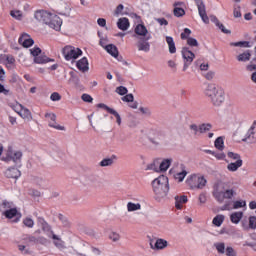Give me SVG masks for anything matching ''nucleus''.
Listing matches in <instances>:
<instances>
[{"instance_id":"obj_1","label":"nucleus","mask_w":256,"mask_h":256,"mask_svg":"<svg viewBox=\"0 0 256 256\" xmlns=\"http://www.w3.org/2000/svg\"><path fill=\"white\" fill-rule=\"evenodd\" d=\"M205 95L209 97L211 103L215 107L221 106V104L225 101V92L215 84H208L205 89Z\"/></svg>"},{"instance_id":"obj_2","label":"nucleus","mask_w":256,"mask_h":256,"mask_svg":"<svg viewBox=\"0 0 256 256\" xmlns=\"http://www.w3.org/2000/svg\"><path fill=\"white\" fill-rule=\"evenodd\" d=\"M152 188L158 197H167L169 195V178L165 175H160L152 181Z\"/></svg>"},{"instance_id":"obj_3","label":"nucleus","mask_w":256,"mask_h":256,"mask_svg":"<svg viewBox=\"0 0 256 256\" xmlns=\"http://www.w3.org/2000/svg\"><path fill=\"white\" fill-rule=\"evenodd\" d=\"M186 184L190 189H203L207 186V179L205 176L192 174L186 179Z\"/></svg>"},{"instance_id":"obj_4","label":"nucleus","mask_w":256,"mask_h":256,"mask_svg":"<svg viewBox=\"0 0 256 256\" xmlns=\"http://www.w3.org/2000/svg\"><path fill=\"white\" fill-rule=\"evenodd\" d=\"M21 159H23V152L15 150L13 147L9 146L6 152V157L3 158V161H6V163L13 161L16 167H21Z\"/></svg>"},{"instance_id":"obj_5","label":"nucleus","mask_w":256,"mask_h":256,"mask_svg":"<svg viewBox=\"0 0 256 256\" xmlns=\"http://www.w3.org/2000/svg\"><path fill=\"white\" fill-rule=\"evenodd\" d=\"M212 195H213L214 199L217 200V202L223 203L225 201V199H233V197H235L236 193H235V189H233V188L222 191V190H219L218 186H215L214 190L212 192Z\"/></svg>"},{"instance_id":"obj_6","label":"nucleus","mask_w":256,"mask_h":256,"mask_svg":"<svg viewBox=\"0 0 256 256\" xmlns=\"http://www.w3.org/2000/svg\"><path fill=\"white\" fill-rule=\"evenodd\" d=\"M166 135L165 132L161 130H151L148 135V140L154 147H160L165 143Z\"/></svg>"},{"instance_id":"obj_7","label":"nucleus","mask_w":256,"mask_h":256,"mask_svg":"<svg viewBox=\"0 0 256 256\" xmlns=\"http://www.w3.org/2000/svg\"><path fill=\"white\" fill-rule=\"evenodd\" d=\"M83 54V51L79 48H75L73 46H65L62 49V55L66 61H73L78 59Z\"/></svg>"},{"instance_id":"obj_8","label":"nucleus","mask_w":256,"mask_h":256,"mask_svg":"<svg viewBox=\"0 0 256 256\" xmlns=\"http://www.w3.org/2000/svg\"><path fill=\"white\" fill-rule=\"evenodd\" d=\"M194 2L198 9L199 17L205 25H209V16H207V6H205V2L203 0H194Z\"/></svg>"},{"instance_id":"obj_9","label":"nucleus","mask_w":256,"mask_h":256,"mask_svg":"<svg viewBox=\"0 0 256 256\" xmlns=\"http://www.w3.org/2000/svg\"><path fill=\"white\" fill-rule=\"evenodd\" d=\"M181 53H182V59L184 61L183 71H186L187 69H189V66L191 65V63H193V59H195V53H193L187 47H184Z\"/></svg>"},{"instance_id":"obj_10","label":"nucleus","mask_w":256,"mask_h":256,"mask_svg":"<svg viewBox=\"0 0 256 256\" xmlns=\"http://www.w3.org/2000/svg\"><path fill=\"white\" fill-rule=\"evenodd\" d=\"M53 13L41 9V10H36L34 12V19L38 22V23H43L44 25H48L49 23V19L51 17Z\"/></svg>"},{"instance_id":"obj_11","label":"nucleus","mask_w":256,"mask_h":256,"mask_svg":"<svg viewBox=\"0 0 256 256\" xmlns=\"http://www.w3.org/2000/svg\"><path fill=\"white\" fill-rule=\"evenodd\" d=\"M47 25L50 27V29H54V31H61L63 20L58 15L52 13Z\"/></svg>"},{"instance_id":"obj_12","label":"nucleus","mask_w":256,"mask_h":256,"mask_svg":"<svg viewBox=\"0 0 256 256\" xmlns=\"http://www.w3.org/2000/svg\"><path fill=\"white\" fill-rule=\"evenodd\" d=\"M151 39V35L146 36L143 39H140L137 43L138 51H144V53H149L151 51V44L149 40Z\"/></svg>"},{"instance_id":"obj_13","label":"nucleus","mask_w":256,"mask_h":256,"mask_svg":"<svg viewBox=\"0 0 256 256\" xmlns=\"http://www.w3.org/2000/svg\"><path fill=\"white\" fill-rule=\"evenodd\" d=\"M150 247L154 251H163V249H167L169 247V242L162 238H157L155 243L150 242Z\"/></svg>"},{"instance_id":"obj_14","label":"nucleus","mask_w":256,"mask_h":256,"mask_svg":"<svg viewBox=\"0 0 256 256\" xmlns=\"http://www.w3.org/2000/svg\"><path fill=\"white\" fill-rule=\"evenodd\" d=\"M45 118L49 119V127H52V129H57V131H65L63 126L57 124V115L53 113H46Z\"/></svg>"},{"instance_id":"obj_15","label":"nucleus","mask_w":256,"mask_h":256,"mask_svg":"<svg viewBox=\"0 0 256 256\" xmlns=\"http://www.w3.org/2000/svg\"><path fill=\"white\" fill-rule=\"evenodd\" d=\"M18 42L20 45H22V47H25L26 49H29V47H32V45L35 43L32 37L27 33H23L19 37Z\"/></svg>"},{"instance_id":"obj_16","label":"nucleus","mask_w":256,"mask_h":256,"mask_svg":"<svg viewBox=\"0 0 256 256\" xmlns=\"http://www.w3.org/2000/svg\"><path fill=\"white\" fill-rule=\"evenodd\" d=\"M5 175L8 179H19V177H21V172L17 169V167H9L5 171Z\"/></svg>"},{"instance_id":"obj_17","label":"nucleus","mask_w":256,"mask_h":256,"mask_svg":"<svg viewBox=\"0 0 256 256\" xmlns=\"http://www.w3.org/2000/svg\"><path fill=\"white\" fill-rule=\"evenodd\" d=\"M77 69L79 71H82V73H87L89 71V60H87V57H83L76 63Z\"/></svg>"},{"instance_id":"obj_18","label":"nucleus","mask_w":256,"mask_h":256,"mask_svg":"<svg viewBox=\"0 0 256 256\" xmlns=\"http://www.w3.org/2000/svg\"><path fill=\"white\" fill-rule=\"evenodd\" d=\"M131 24L129 23V19L124 17V18H119L117 22V27L120 29V31H127Z\"/></svg>"},{"instance_id":"obj_19","label":"nucleus","mask_w":256,"mask_h":256,"mask_svg":"<svg viewBox=\"0 0 256 256\" xmlns=\"http://www.w3.org/2000/svg\"><path fill=\"white\" fill-rule=\"evenodd\" d=\"M244 143H255L256 141V130L249 129L245 135V138L242 139Z\"/></svg>"},{"instance_id":"obj_20","label":"nucleus","mask_w":256,"mask_h":256,"mask_svg":"<svg viewBox=\"0 0 256 256\" xmlns=\"http://www.w3.org/2000/svg\"><path fill=\"white\" fill-rule=\"evenodd\" d=\"M55 59H51L45 55H38L34 58V63L38 65H45V63H54Z\"/></svg>"},{"instance_id":"obj_21","label":"nucleus","mask_w":256,"mask_h":256,"mask_svg":"<svg viewBox=\"0 0 256 256\" xmlns=\"http://www.w3.org/2000/svg\"><path fill=\"white\" fill-rule=\"evenodd\" d=\"M105 51H107V53H109V55H111L115 59L119 57V50L114 44H108L107 46H105Z\"/></svg>"},{"instance_id":"obj_22","label":"nucleus","mask_w":256,"mask_h":256,"mask_svg":"<svg viewBox=\"0 0 256 256\" xmlns=\"http://www.w3.org/2000/svg\"><path fill=\"white\" fill-rule=\"evenodd\" d=\"M237 61L240 63H247V61L251 60V50H246L243 53L239 54L236 57Z\"/></svg>"},{"instance_id":"obj_23","label":"nucleus","mask_w":256,"mask_h":256,"mask_svg":"<svg viewBox=\"0 0 256 256\" xmlns=\"http://www.w3.org/2000/svg\"><path fill=\"white\" fill-rule=\"evenodd\" d=\"M134 33H136V35H139L140 37H147V33H149V31L147 30V27H145V25L138 24L134 29Z\"/></svg>"},{"instance_id":"obj_24","label":"nucleus","mask_w":256,"mask_h":256,"mask_svg":"<svg viewBox=\"0 0 256 256\" xmlns=\"http://www.w3.org/2000/svg\"><path fill=\"white\" fill-rule=\"evenodd\" d=\"M39 223L42 225V230L47 233L48 237H53V231L51 230V226L45 221L43 218H39Z\"/></svg>"},{"instance_id":"obj_25","label":"nucleus","mask_w":256,"mask_h":256,"mask_svg":"<svg viewBox=\"0 0 256 256\" xmlns=\"http://www.w3.org/2000/svg\"><path fill=\"white\" fill-rule=\"evenodd\" d=\"M22 241H24L26 245H37V237L31 234L22 235Z\"/></svg>"},{"instance_id":"obj_26","label":"nucleus","mask_w":256,"mask_h":256,"mask_svg":"<svg viewBox=\"0 0 256 256\" xmlns=\"http://www.w3.org/2000/svg\"><path fill=\"white\" fill-rule=\"evenodd\" d=\"M166 43L168 45L169 53L172 55L177 53V47H175V40L171 36H166Z\"/></svg>"},{"instance_id":"obj_27","label":"nucleus","mask_w":256,"mask_h":256,"mask_svg":"<svg viewBox=\"0 0 256 256\" xmlns=\"http://www.w3.org/2000/svg\"><path fill=\"white\" fill-rule=\"evenodd\" d=\"M181 169V172L174 174V179H176V181H178L179 183H183L185 177H187V170H185V165L182 164Z\"/></svg>"},{"instance_id":"obj_28","label":"nucleus","mask_w":256,"mask_h":256,"mask_svg":"<svg viewBox=\"0 0 256 256\" xmlns=\"http://www.w3.org/2000/svg\"><path fill=\"white\" fill-rule=\"evenodd\" d=\"M239 167H243V160H236L227 165L228 171H231L232 173H235Z\"/></svg>"},{"instance_id":"obj_29","label":"nucleus","mask_w":256,"mask_h":256,"mask_svg":"<svg viewBox=\"0 0 256 256\" xmlns=\"http://www.w3.org/2000/svg\"><path fill=\"white\" fill-rule=\"evenodd\" d=\"M241 219H243L242 211L234 212L230 215V221H231V223H234V225H238V223H240Z\"/></svg>"},{"instance_id":"obj_30","label":"nucleus","mask_w":256,"mask_h":256,"mask_svg":"<svg viewBox=\"0 0 256 256\" xmlns=\"http://www.w3.org/2000/svg\"><path fill=\"white\" fill-rule=\"evenodd\" d=\"M187 201H188V198L185 195L180 196V197L176 196L175 197V207H176V209H178V210L183 209L182 203H187Z\"/></svg>"},{"instance_id":"obj_31","label":"nucleus","mask_w":256,"mask_h":256,"mask_svg":"<svg viewBox=\"0 0 256 256\" xmlns=\"http://www.w3.org/2000/svg\"><path fill=\"white\" fill-rule=\"evenodd\" d=\"M52 239L54 240V245L55 247H57V249H65V241H62L61 238H59V236H57L56 234H52Z\"/></svg>"},{"instance_id":"obj_32","label":"nucleus","mask_w":256,"mask_h":256,"mask_svg":"<svg viewBox=\"0 0 256 256\" xmlns=\"http://www.w3.org/2000/svg\"><path fill=\"white\" fill-rule=\"evenodd\" d=\"M19 115L20 117H22V119H25L26 121H31L33 119V115L31 114V111L26 107L22 108Z\"/></svg>"},{"instance_id":"obj_33","label":"nucleus","mask_w":256,"mask_h":256,"mask_svg":"<svg viewBox=\"0 0 256 256\" xmlns=\"http://www.w3.org/2000/svg\"><path fill=\"white\" fill-rule=\"evenodd\" d=\"M173 163V159L171 158H166L164 160H162V162L160 163L159 169L160 171H167V169H169V167H171V164Z\"/></svg>"},{"instance_id":"obj_34","label":"nucleus","mask_w":256,"mask_h":256,"mask_svg":"<svg viewBox=\"0 0 256 256\" xmlns=\"http://www.w3.org/2000/svg\"><path fill=\"white\" fill-rule=\"evenodd\" d=\"M127 211L129 213H133V211H141V204L140 203L128 202L127 203Z\"/></svg>"},{"instance_id":"obj_35","label":"nucleus","mask_w":256,"mask_h":256,"mask_svg":"<svg viewBox=\"0 0 256 256\" xmlns=\"http://www.w3.org/2000/svg\"><path fill=\"white\" fill-rule=\"evenodd\" d=\"M223 221H225V216L223 214H218L213 218L212 223L215 227H221Z\"/></svg>"},{"instance_id":"obj_36","label":"nucleus","mask_w":256,"mask_h":256,"mask_svg":"<svg viewBox=\"0 0 256 256\" xmlns=\"http://www.w3.org/2000/svg\"><path fill=\"white\" fill-rule=\"evenodd\" d=\"M205 153H208V155H213V157L217 158L218 161H224L225 159V153H219L212 150H205Z\"/></svg>"},{"instance_id":"obj_37","label":"nucleus","mask_w":256,"mask_h":256,"mask_svg":"<svg viewBox=\"0 0 256 256\" xmlns=\"http://www.w3.org/2000/svg\"><path fill=\"white\" fill-rule=\"evenodd\" d=\"M214 146L216 149H218V151H223V149H225V142L223 141V137H218L214 142Z\"/></svg>"},{"instance_id":"obj_38","label":"nucleus","mask_w":256,"mask_h":256,"mask_svg":"<svg viewBox=\"0 0 256 256\" xmlns=\"http://www.w3.org/2000/svg\"><path fill=\"white\" fill-rule=\"evenodd\" d=\"M17 208H12V209H9V210H6L4 212V216L6 217V219H13V217H17Z\"/></svg>"},{"instance_id":"obj_39","label":"nucleus","mask_w":256,"mask_h":256,"mask_svg":"<svg viewBox=\"0 0 256 256\" xmlns=\"http://www.w3.org/2000/svg\"><path fill=\"white\" fill-rule=\"evenodd\" d=\"M230 45L232 47L250 48L251 47V42H249V41H239V42H232Z\"/></svg>"},{"instance_id":"obj_40","label":"nucleus","mask_w":256,"mask_h":256,"mask_svg":"<svg viewBox=\"0 0 256 256\" xmlns=\"http://www.w3.org/2000/svg\"><path fill=\"white\" fill-rule=\"evenodd\" d=\"M11 17H13V19H16V21H22L23 20V12H21L20 10H12L10 12Z\"/></svg>"},{"instance_id":"obj_41","label":"nucleus","mask_w":256,"mask_h":256,"mask_svg":"<svg viewBox=\"0 0 256 256\" xmlns=\"http://www.w3.org/2000/svg\"><path fill=\"white\" fill-rule=\"evenodd\" d=\"M212 127L211 123H203L199 126V133H207V131H211Z\"/></svg>"},{"instance_id":"obj_42","label":"nucleus","mask_w":256,"mask_h":256,"mask_svg":"<svg viewBox=\"0 0 256 256\" xmlns=\"http://www.w3.org/2000/svg\"><path fill=\"white\" fill-rule=\"evenodd\" d=\"M23 225H25V227H28V229H33V227H35V221H33V219H31L30 217H27L23 219Z\"/></svg>"},{"instance_id":"obj_43","label":"nucleus","mask_w":256,"mask_h":256,"mask_svg":"<svg viewBox=\"0 0 256 256\" xmlns=\"http://www.w3.org/2000/svg\"><path fill=\"white\" fill-rule=\"evenodd\" d=\"M247 206V202L245 200H236L233 203V209H241Z\"/></svg>"},{"instance_id":"obj_44","label":"nucleus","mask_w":256,"mask_h":256,"mask_svg":"<svg viewBox=\"0 0 256 256\" xmlns=\"http://www.w3.org/2000/svg\"><path fill=\"white\" fill-rule=\"evenodd\" d=\"M173 13H174V17H184L185 15V9L181 8V7H174V10H173Z\"/></svg>"},{"instance_id":"obj_45","label":"nucleus","mask_w":256,"mask_h":256,"mask_svg":"<svg viewBox=\"0 0 256 256\" xmlns=\"http://www.w3.org/2000/svg\"><path fill=\"white\" fill-rule=\"evenodd\" d=\"M113 165V158H104L100 162V167H111Z\"/></svg>"},{"instance_id":"obj_46","label":"nucleus","mask_w":256,"mask_h":256,"mask_svg":"<svg viewBox=\"0 0 256 256\" xmlns=\"http://www.w3.org/2000/svg\"><path fill=\"white\" fill-rule=\"evenodd\" d=\"M214 247H216V250L221 255H223L225 253V243H223V242L215 243Z\"/></svg>"},{"instance_id":"obj_47","label":"nucleus","mask_w":256,"mask_h":256,"mask_svg":"<svg viewBox=\"0 0 256 256\" xmlns=\"http://www.w3.org/2000/svg\"><path fill=\"white\" fill-rule=\"evenodd\" d=\"M109 239L113 241V243H117V241L121 239V235H119L117 232H111L109 234Z\"/></svg>"},{"instance_id":"obj_48","label":"nucleus","mask_w":256,"mask_h":256,"mask_svg":"<svg viewBox=\"0 0 256 256\" xmlns=\"http://www.w3.org/2000/svg\"><path fill=\"white\" fill-rule=\"evenodd\" d=\"M139 111L140 113H142V115H145L146 117H151L152 115L151 109L149 107H140Z\"/></svg>"},{"instance_id":"obj_49","label":"nucleus","mask_w":256,"mask_h":256,"mask_svg":"<svg viewBox=\"0 0 256 256\" xmlns=\"http://www.w3.org/2000/svg\"><path fill=\"white\" fill-rule=\"evenodd\" d=\"M187 45H189L190 47H199V42L197 41V39L189 37L187 40Z\"/></svg>"},{"instance_id":"obj_50","label":"nucleus","mask_w":256,"mask_h":256,"mask_svg":"<svg viewBox=\"0 0 256 256\" xmlns=\"http://www.w3.org/2000/svg\"><path fill=\"white\" fill-rule=\"evenodd\" d=\"M48 240L43 236L36 237V245H47Z\"/></svg>"},{"instance_id":"obj_51","label":"nucleus","mask_w":256,"mask_h":256,"mask_svg":"<svg viewBox=\"0 0 256 256\" xmlns=\"http://www.w3.org/2000/svg\"><path fill=\"white\" fill-rule=\"evenodd\" d=\"M116 93H118V95H127V93H128L127 87H125V86L117 87Z\"/></svg>"},{"instance_id":"obj_52","label":"nucleus","mask_w":256,"mask_h":256,"mask_svg":"<svg viewBox=\"0 0 256 256\" xmlns=\"http://www.w3.org/2000/svg\"><path fill=\"white\" fill-rule=\"evenodd\" d=\"M189 35H191V29L189 28H185L184 31L181 33L180 37L181 39L185 40V39H189Z\"/></svg>"},{"instance_id":"obj_53","label":"nucleus","mask_w":256,"mask_h":256,"mask_svg":"<svg viewBox=\"0 0 256 256\" xmlns=\"http://www.w3.org/2000/svg\"><path fill=\"white\" fill-rule=\"evenodd\" d=\"M135 97L133 96V94H126L124 97H122V101H124L125 103H133Z\"/></svg>"},{"instance_id":"obj_54","label":"nucleus","mask_w":256,"mask_h":256,"mask_svg":"<svg viewBox=\"0 0 256 256\" xmlns=\"http://www.w3.org/2000/svg\"><path fill=\"white\" fill-rule=\"evenodd\" d=\"M98 109H104L105 111H107V113H110L114 110L113 108L107 106V104H103V103H99L97 104Z\"/></svg>"},{"instance_id":"obj_55","label":"nucleus","mask_w":256,"mask_h":256,"mask_svg":"<svg viewBox=\"0 0 256 256\" xmlns=\"http://www.w3.org/2000/svg\"><path fill=\"white\" fill-rule=\"evenodd\" d=\"M30 53L32 56H34V59H35V57H38L39 55H41V48L34 47V48L30 49Z\"/></svg>"},{"instance_id":"obj_56","label":"nucleus","mask_w":256,"mask_h":256,"mask_svg":"<svg viewBox=\"0 0 256 256\" xmlns=\"http://www.w3.org/2000/svg\"><path fill=\"white\" fill-rule=\"evenodd\" d=\"M228 157L229 159H233L234 161H239L241 160V155L235 152H228Z\"/></svg>"},{"instance_id":"obj_57","label":"nucleus","mask_w":256,"mask_h":256,"mask_svg":"<svg viewBox=\"0 0 256 256\" xmlns=\"http://www.w3.org/2000/svg\"><path fill=\"white\" fill-rule=\"evenodd\" d=\"M249 229H256V217L250 216L249 217Z\"/></svg>"},{"instance_id":"obj_58","label":"nucleus","mask_w":256,"mask_h":256,"mask_svg":"<svg viewBox=\"0 0 256 256\" xmlns=\"http://www.w3.org/2000/svg\"><path fill=\"white\" fill-rule=\"evenodd\" d=\"M23 107L24 106L19 103L12 105L13 111H15V113H18V115H20L21 111L23 110Z\"/></svg>"},{"instance_id":"obj_59","label":"nucleus","mask_w":256,"mask_h":256,"mask_svg":"<svg viewBox=\"0 0 256 256\" xmlns=\"http://www.w3.org/2000/svg\"><path fill=\"white\" fill-rule=\"evenodd\" d=\"M82 101H84L85 103H93V97H91V95L89 94H83L81 96Z\"/></svg>"},{"instance_id":"obj_60","label":"nucleus","mask_w":256,"mask_h":256,"mask_svg":"<svg viewBox=\"0 0 256 256\" xmlns=\"http://www.w3.org/2000/svg\"><path fill=\"white\" fill-rule=\"evenodd\" d=\"M50 99L51 101H61V95L59 94V92H53L50 95Z\"/></svg>"},{"instance_id":"obj_61","label":"nucleus","mask_w":256,"mask_h":256,"mask_svg":"<svg viewBox=\"0 0 256 256\" xmlns=\"http://www.w3.org/2000/svg\"><path fill=\"white\" fill-rule=\"evenodd\" d=\"M59 219L62 222V225H64V227H69V220L67 219V217L63 216V214H59Z\"/></svg>"},{"instance_id":"obj_62","label":"nucleus","mask_w":256,"mask_h":256,"mask_svg":"<svg viewBox=\"0 0 256 256\" xmlns=\"http://www.w3.org/2000/svg\"><path fill=\"white\" fill-rule=\"evenodd\" d=\"M110 115H114L116 117V122L118 125H121V115H119V112L115 109L110 113Z\"/></svg>"},{"instance_id":"obj_63","label":"nucleus","mask_w":256,"mask_h":256,"mask_svg":"<svg viewBox=\"0 0 256 256\" xmlns=\"http://www.w3.org/2000/svg\"><path fill=\"white\" fill-rule=\"evenodd\" d=\"M226 255L227 256H237V252H235V249H233V247L229 246L226 248Z\"/></svg>"},{"instance_id":"obj_64","label":"nucleus","mask_w":256,"mask_h":256,"mask_svg":"<svg viewBox=\"0 0 256 256\" xmlns=\"http://www.w3.org/2000/svg\"><path fill=\"white\" fill-rule=\"evenodd\" d=\"M233 15L236 19H239L241 17V7L240 6L234 7Z\"/></svg>"}]
</instances>
